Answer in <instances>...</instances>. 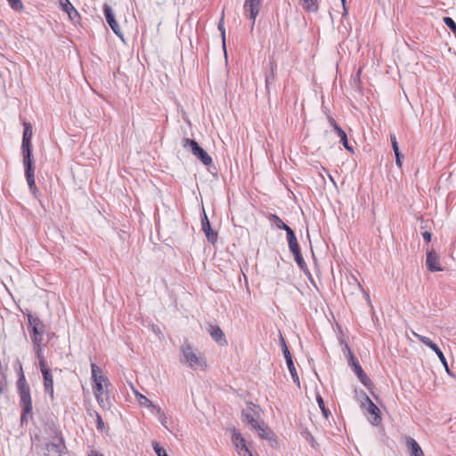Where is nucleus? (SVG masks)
Segmentation results:
<instances>
[{
	"label": "nucleus",
	"instance_id": "nucleus-38",
	"mask_svg": "<svg viewBox=\"0 0 456 456\" xmlns=\"http://www.w3.org/2000/svg\"><path fill=\"white\" fill-rule=\"evenodd\" d=\"M28 322L29 325L32 326V330L34 329V327L45 328V325L37 317L28 316Z\"/></svg>",
	"mask_w": 456,
	"mask_h": 456
},
{
	"label": "nucleus",
	"instance_id": "nucleus-12",
	"mask_svg": "<svg viewBox=\"0 0 456 456\" xmlns=\"http://www.w3.org/2000/svg\"><path fill=\"white\" fill-rule=\"evenodd\" d=\"M262 0H245L244 9L248 12V18L252 20L251 30L254 28L256 18L259 13Z\"/></svg>",
	"mask_w": 456,
	"mask_h": 456
},
{
	"label": "nucleus",
	"instance_id": "nucleus-48",
	"mask_svg": "<svg viewBox=\"0 0 456 456\" xmlns=\"http://www.w3.org/2000/svg\"><path fill=\"white\" fill-rule=\"evenodd\" d=\"M270 79H271V77H266V80H265L266 87H268V86H269V84L271 83V82H270Z\"/></svg>",
	"mask_w": 456,
	"mask_h": 456
},
{
	"label": "nucleus",
	"instance_id": "nucleus-20",
	"mask_svg": "<svg viewBox=\"0 0 456 456\" xmlns=\"http://www.w3.org/2000/svg\"><path fill=\"white\" fill-rule=\"evenodd\" d=\"M44 387L45 393L49 394L51 397H53V380L50 370H44Z\"/></svg>",
	"mask_w": 456,
	"mask_h": 456
},
{
	"label": "nucleus",
	"instance_id": "nucleus-21",
	"mask_svg": "<svg viewBox=\"0 0 456 456\" xmlns=\"http://www.w3.org/2000/svg\"><path fill=\"white\" fill-rule=\"evenodd\" d=\"M287 233V240H288V244H289V250L292 252H295L296 250H300V248H299V245L297 243V237L295 235V232H293L292 229H289L288 232H286Z\"/></svg>",
	"mask_w": 456,
	"mask_h": 456
},
{
	"label": "nucleus",
	"instance_id": "nucleus-24",
	"mask_svg": "<svg viewBox=\"0 0 456 456\" xmlns=\"http://www.w3.org/2000/svg\"><path fill=\"white\" fill-rule=\"evenodd\" d=\"M390 139H391V143H392L393 151H394L395 155V163H396V165L399 167H402V160H401L402 154H401V152L399 151V147H398V143H397V141H396V137H395V135H391Z\"/></svg>",
	"mask_w": 456,
	"mask_h": 456
},
{
	"label": "nucleus",
	"instance_id": "nucleus-41",
	"mask_svg": "<svg viewBox=\"0 0 456 456\" xmlns=\"http://www.w3.org/2000/svg\"><path fill=\"white\" fill-rule=\"evenodd\" d=\"M96 426L97 428L102 430L104 428V422L102 420V416L99 413H96Z\"/></svg>",
	"mask_w": 456,
	"mask_h": 456
},
{
	"label": "nucleus",
	"instance_id": "nucleus-30",
	"mask_svg": "<svg viewBox=\"0 0 456 456\" xmlns=\"http://www.w3.org/2000/svg\"><path fill=\"white\" fill-rule=\"evenodd\" d=\"M292 254L294 255L295 261L297 264V265L299 266V268L301 270H305L306 268V264L301 255V251L296 250L295 252H292Z\"/></svg>",
	"mask_w": 456,
	"mask_h": 456
},
{
	"label": "nucleus",
	"instance_id": "nucleus-32",
	"mask_svg": "<svg viewBox=\"0 0 456 456\" xmlns=\"http://www.w3.org/2000/svg\"><path fill=\"white\" fill-rule=\"evenodd\" d=\"M316 401L318 403V405H319L320 409L322 410V412L323 416L326 419H328L329 414H330V411L325 407L324 401H323L322 397L320 395H318L316 396Z\"/></svg>",
	"mask_w": 456,
	"mask_h": 456
},
{
	"label": "nucleus",
	"instance_id": "nucleus-43",
	"mask_svg": "<svg viewBox=\"0 0 456 456\" xmlns=\"http://www.w3.org/2000/svg\"><path fill=\"white\" fill-rule=\"evenodd\" d=\"M39 364H40V369H41L42 373H44V370H50L47 368V366H46V364H45V360H44V359H40V362H39Z\"/></svg>",
	"mask_w": 456,
	"mask_h": 456
},
{
	"label": "nucleus",
	"instance_id": "nucleus-18",
	"mask_svg": "<svg viewBox=\"0 0 456 456\" xmlns=\"http://www.w3.org/2000/svg\"><path fill=\"white\" fill-rule=\"evenodd\" d=\"M253 430L256 431L258 436L265 440H272L273 436V431L264 421H261L258 425H256Z\"/></svg>",
	"mask_w": 456,
	"mask_h": 456
},
{
	"label": "nucleus",
	"instance_id": "nucleus-36",
	"mask_svg": "<svg viewBox=\"0 0 456 456\" xmlns=\"http://www.w3.org/2000/svg\"><path fill=\"white\" fill-rule=\"evenodd\" d=\"M157 416H158L159 420L160 421L161 425L163 427H165L166 428H167V418L166 414L162 411L161 409H157Z\"/></svg>",
	"mask_w": 456,
	"mask_h": 456
},
{
	"label": "nucleus",
	"instance_id": "nucleus-4",
	"mask_svg": "<svg viewBox=\"0 0 456 456\" xmlns=\"http://www.w3.org/2000/svg\"><path fill=\"white\" fill-rule=\"evenodd\" d=\"M261 414L262 410L258 405L253 403H248L247 407L243 409L241 412L242 421L249 425L251 429H253L262 421Z\"/></svg>",
	"mask_w": 456,
	"mask_h": 456
},
{
	"label": "nucleus",
	"instance_id": "nucleus-2",
	"mask_svg": "<svg viewBox=\"0 0 456 456\" xmlns=\"http://www.w3.org/2000/svg\"><path fill=\"white\" fill-rule=\"evenodd\" d=\"M17 388L20 396V404L22 409L20 420L21 422L28 421V419L32 416V400L30 395V388L25 379L22 366L20 364L19 379L17 380Z\"/></svg>",
	"mask_w": 456,
	"mask_h": 456
},
{
	"label": "nucleus",
	"instance_id": "nucleus-16",
	"mask_svg": "<svg viewBox=\"0 0 456 456\" xmlns=\"http://www.w3.org/2000/svg\"><path fill=\"white\" fill-rule=\"evenodd\" d=\"M405 444L410 451L411 456H425L421 447L412 437L406 436Z\"/></svg>",
	"mask_w": 456,
	"mask_h": 456
},
{
	"label": "nucleus",
	"instance_id": "nucleus-29",
	"mask_svg": "<svg viewBox=\"0 0 456 456\" xmlns=\"http://www.w3.org/2000/svg\"><path fill=\"white\" fill-rule=\"evenodd\" d=\"M286 363H287L288 369L289 370V373H290V375L292 377V379H293L294 383L297 384V386H299V384H300L299 377L297 375V372L296 367L294 365L293 360H290V362H286Z\"/></svg>",
	"mask_w": 456,
	"mask_h": 456
},
{
	"label": "nucleus",
	"instance_id": "nucleus-34",
	"mask_svg": "<svg viewBox=\"0 0 456 456\" xmlns=\"http://www.w3.org/2000/svg\"><path fill=\"white\" fill-rule=\"evenodd\" d=\"M218 29L221 32L223 46H224V50L225 51V28H224V15L222 16V18L218 23Z\"/></svg>",
	"mask_w": 456,
	"mask_h": 456
},
{
	"label": "nucleus",
	"instance_id": "nucleus-8",
	"mask_svg": "<svg viewBox=\"0 0 456 456\" xmlns=\"http://www.w3.org/2000/svg\"><path fill=\"white\" fill-rule=\"evenodd\" d=\"M32 134H33L32 126L29 123H24V130H23L22 143H21L23 159H32V152H31Z\"/></svg>",
	"mask_w": 456,
	"mask_h": 456
},
{
	"label": "nucleus",
	"instance_id": "nucleus-40",
	"mask_svg": "<svg viewBox=\"0 0 456 456\" xmlns=\"http://www.w3.org/2000/svg\"><path fill=\"white\" fill-rule=\"evenodd\" d=\"M7 390V383L4 374L0 375V393L3 394Z\"/></svg>",
	"mask_w": 456,
	"mask_h": 456
},
{
	"label": "nucleus",
	"instance_id": "nucleus-49",
	"mask_svg": "<svg viewBox=\"0 0 456 456\" xmlns=\"http://www.w3.org/2000/svg\"><path fill=\"white\" fill-rule=\"evenodd\" d=\"M328 175H329V179H330V181H331L334 184H336V183H335V180H334V178L332 177V175H331L330 174H328Z\"/></svg>",
	"mask_w": 456,
	"mask_h": 456
},
{
	"label": "nucleus",
	"instance_id": "nucleus-9",
	"mask_svg": "<svg viewBox=\"0 0 456 456\" xmlns=\"http://www.w3.org/2000/svg\"><path fill=\"white\" fill-rule=\"evenodd\" d=\"M28 185L30 192L37 197L38 190L36 185L32 159H23Z\"/></svg>",
	"mask_w": 456,
	"mask_h": 456
},
{
	"label": "nucleus",
	"instance_id": "nucleus-31",
	"mask_svg": "<svg viewBox=\"0 0 456 456\" xmlns=\"http://www.w3.org/2000/svg\"><path fill=\"white\" fill-rule=\"evenodd\" d=\"M436 355L438 356L439 358V361H441V362L443 363L446 372L451 375V376H453V374L451 372L449 367H448V363H447V361H446V358L444 356V354H443V352L441 351V349L438 347V350L437 351H434Z\"/></svg>",
	"mask_w": 456,
	"mask_h": 456
},
{
	"label": "nucleus",
	"instance_id": "nucleus-1",
	"mask_svg": "<svg viewBox=\"0 0 456 456\" xmlns=\"http://www.w3.org/2000/svg\"><path fill=\"white\" fill-rule=\"evenodd\" d=\"M92 379L94 381L93 392L97 403L103 410L110 408L108 387L110 385L107 377L102 375V369L95 363L91 364Z\"/></svg>",
	"mask_w": 456,
	"mask_h": 456
},
{
	"label": "nucleus",
	"instance_id": "nucleus-25",
	"mask_svg": "<svg viewBox=\"0 0 456 456\" xmlns=\"http://www.w3.org/2000/svg\"><path fill=\"white\" fill-rule=\"evenodd\" d=\"M413 336L419 339L422 344L426 345L429 348H431L433 351H437L438 346L436 344H435L429 338L419 335L416 332H413Z\"/></svg>",
	"mask_w": 456,
	"mask_h": 456
},
{
	"label": "nucleus",
	"instance_id": "nucleus-45",
	"mask_svg": "<svg viewBox=\"0 0 456 456\" xmlns=\"http://www.w3.org/2000/svg\"><path fill=\"white\" fill-rule=\"evenodd\" d=\"M149 409H151L153 414L157 415V409H160V407L152 403V406H150Z\"/></svg>",
	"mask_w": 456,
	"mask_h": 456
},
{
	"label": "nucleus",
	"instance_id": "nucleus-50",
	"mask_svg": "<svg viewBox=\"0 0 456 456\" xmlns=\"http://www.w3.org/2000/svg\"><path fill=\"white\" fill-rule=\"evenodd\" d=\"M365 298H366L368 301H370V296H369V294H368L367 292H365Z\"/></svg>",
	"mask_w": 456,
	"mask_h": 456
},
{
	"label": "nucleus",
	"instance_id": "nucleus-37",
	"mask_svg": "<svg viewBox=\"0 0 456 456\" xmlns=\"http://www.w3.org/2000/svg\"><path fill=\"white\" fill-rule=\"evenodd\" d=\"M10 6L15 11H21L23 9V4L21 0H7Z\"/></svg>",
	"mask_w": 456,
	"mask_h": 456
},
{
	"label": "nucleus",
	"instance_id": "nucleus-44",
	"mask_svg": "<svg viewBox=\"0 0 456 456\" xmlns=\"http://www.w3.org/2000/svg\"><path fill=\"white\" fill-rule=\"evenodd\" d=\"M330 125L333 126V128H334V130H335L336 132H337V127H340V126L336 123V121H335L333 118H330Z\"/></svg>",
	"mask_w": 456,
	"mask_h": 456
},
{
	"label": "nucleus",
	"instance_id": "nucleus-14",
	"mask_svg": "<svg viewBox=\"0 0 456 456\" xmlns=\"http://www.w3.org/2000/svg\"><path fill=\"white\" fill-rule=\"evenodd\" d=\"M364 400L368 404L367 411L370 414L373 415V419H371L372 425H378L381 421V418L379 415V409L377 405L374 404V403L369 398V396L363 393Z\"/></svg>",
	"mask_w": 456,
	"mask_h": 456
},
{
	"label": "nucleus",
	"instance_id": "nucleus-46",
	"mask_svg": "<svg viewBox=\"0 0 456 456\" xmlns=\"http://www.w3.org/2000/svg\"><path fill=\"white\" fill-rule=\"evenodd\" d=\"M341 2H342L343 9H344L343 16H345L347 13V10H346V0H341Z\"/></svg>",
	"mask_w": 456,
	"mask_h": 456
},
{
	"label": "nucleus",
	"instance_id": "nucleus-35",
	"mask_svg": "<svg viewBox=\"0 0 456 456\" xmlns=\"http://www.w3.org/2000/svg\"><path fill=\"white\" fill-rule=\"evenodd\" d=\"M444 24L456 35V23L451 17L444 18Z\"/></svg>",
	"mask_w": 456,
	"mask_h": 456
},
{
	"label": "nucleus",
	"instance_id": "nucleus-39",
	"mask_svg": "<svg viewBox=\"0 0 456 456\" xmlns=\"http://www.w3.org/2000/svg\"><path fill=\"white\" fill-rule=\"evenodd\" d=\"M152 447L158 456H168L166 452V450L160 447L157 442L152 444Z\"/></svg>",
	"mask_w": 456,
	"mask_h": 456
},
{
	"label": "nucleus",
	"instance_id": "nucleus-6",
	"mask_svg": "<svg viewBox=\"0 0 456 456\" xmlns=\"http://www.w3.org/2000/svg\"><path fill=\"white\" fill-rule=\"evenodd\" d=\"M65 444L62 437H54L42 448L41 456H61Z\"/></svg>",
	"mask_w": 456,
	"mask_h": 456
},
{
	"label": "nucleus",
	"instance_id": "nucleus-10",
	"mask_svg": "<svg viewBox=\"0 0 456 456\" xmlns=\"http://www.w3.org/2000/svg\"><path fill=\"white\" fill-rule=\"evenodd\" d=\"M103 12H104V16H105L106 21L108 22V24L111 28L112 31L118 37L123 39L122 31H121L120 28H119L118 23L117 22V20L115 19V15H114L112 8L109 4H105L104 6H103Z\"/></svg>",
	"mask_w": 456,
	"mask_h": 456
},
{
	"label": "nucleus",
	"instance_id": "nucleus-28",
	"mask_svg": "<svg viewBox=\"0 0 456 456\" xmlns=\"http://www.w3.org/2000/svg\"><path fill=\"white\" fill-rule=\"evenodd\" d=\"M269 220L273 224H274L279 229H282L286 232H288L289 229H291L289 226L284 224V222L276 215H270Z\"/></svg>",
	"mask_w": 456,
	"mask_h": 456
},
{
	"label": "nucleus",
	"instance_id": "nucleus-33",
	"mask_svg": "<svg viewBox=\"0 0 456 456\" xmlns=\"http://www.w3.org/2000/svg\"><path fill=\"white\" fill-rule=\"evenodd\" d=\"M281 343L282 352H283L286 362H290V360H292V355H291V354L286 345V342L282 337H281Z\"/></svg>",
	"mask_w": 456,
	"mask_h": 456
},
{
	"label": "nucleus",
	"instance_id": "nucleus-19",
	"mask_svg": "<svg viewBox=\"0 0 456 456\" xmlns=\"http://www.w3.org/2000/svg\"><path fill=\"white\" fill-rule=\"evenodd\" d=\"M32 330H33L32 340H33L34 345L37 347V356L40 357V346H41V342L43 340V334L45 332V328L34 327V329Z\"/></svg>",
	"mask_w": 456,
	"mask_h": 456
},
{
	"label": "nucleus",
	"instance_id": "nucleus-42",
	"mask_svg": "<svg viewBox=\"0 0 456 456\" xmlns=\"http://www.w3.org/2000/svg\"><path fill=\"white\" fill-rule=\"evenodd\" d=\"M423 239L427 241V242H430L431 240V238H432V234L431 232H424L423 234Z\"/></svg>",
	"mask_w": 456,
	"mask_h": 456
},
{
	"label": "nucleus",
	"instance_id": "nucleus-7",
	"mask_svg": "<svg viewBox=\"0 0 456 456\" xmlns=\"http://www.w3.org/2000/svg\"><path fill=\"white\" fill-rule=\"evenodd\" d=\"M232 442L240 456H253L240 431L232 429Z\"/></svg>",
	"mask_w": 456,
	"mask_h": 456
},
{
	"label": "nucleus",
	"instance_id": "nucleus-11",
	"mask_svg": "<svg viewBox=\"0 0 456 456\" xmlns=\"http://www.w3.org/2000/svg\"><path fill=\"white\" fill-rule=\"evenodd\" d=\"M348 352H349V355H350V362H351L352 367H353L357 378L360 379V381L362 383V385L364 387H370L372 385L371 380L365 374L362 368L361 367V365L359 364L357 360L354 358V356L351 353L350 349H348Z\"/></svg>",
	"mask_w": 456,
	"mask_h": 456
},
{
	"label": "nucleus",
	"instance_id": "nucleus-17",
	"mask_svg": "<svg viewBox=\"0 0 456 456\" xmlns=\"http://www.w3.org/2000/svg\"><path fill=\"white\" fill-rule=\"evenodd\" d=\"M208 332H209L211 338L218 344H220V345L227 344L226 339L224 338V334L223 330L218 326L209 325Z\"/></svg>",
	"mask_w": 456,
	"mask_h": 456
},
{
	"label": "nucleus",
	"instance_id": "nucleus-15",
	"mask_svg": "<svg viewBox=\"0 0 456 456\" xmlns=\"http://www.w3.org/2000/svg\"><path fill=\"white\" fill-rule=\"evenodd\" d=\"M426 264L428 269L430 272L442 271V268L439 264V257L437 254L433 250L428 252Z\"/></svg>",
	"mask_w": 456,
	"mask_h": 456
},
{
	"label": "nucleus",
	"instance_id": "nucleus-47",
	"mask_svg": "<svg viewBox=\"0 0 456 456\" xmlns=\"http://www.w3.org/2000/svg\"><path fill=\"white\" fill-rule=\"evenodd\" d=\"M89 456H103V455L96 451H92Z\"/></svg>",
	"mask_w": 456,
	"mask_h": 456
},
{
	"label": "nucleus",
	"instance_id": "nucleus-27",
	"mask_svg": "<svg viewBox=\"0 0 456 456\" xmlns=\"http://www.w3.org/2000/svg\"><path fill=\"white\" fill-rule=\"evenodd\" d=\"M132 388H133L134 394L137 399V402L141 406H143L146 408H150V406H152V402L150 399H148L145 395L139 393L134 387H132Z\"/></svg>",
	"mask_w": 456,
	"mask_h": 456
},
{
	"label": "nucleus",
	"instance_id": "nucleus-26",
	"mask_svg": "<svg viewBox=\"0 0 456 456\" xmlns=\"http://www.w3.org/2000/svg\"><path fill=\"white\" fill-rule=\"evenodd\" d=\"M337 134L344 147L350 152H354L353 146L349 145L346 132L341 127H337Z\"/></svg>",
	"mask_w": 456,
	"mask_h": 456
},
{
	"label": "nucleus",
	"instance_id": "nucleus-23",
	"mask_svg": "<svg viewBox=\"0 0 456 456\" xmlns=\"http://www.w3.org/2000/svg\"><path fill=\"white\" fill-rule=\"evenodd\" d=\"M299 3L307 12H315L318 10L317 0H299Z\"/></svg>",
	"mask_w": 456,
	"mask_h": 456
},
{
	"label": "nucleus",
	"instance_id": "nucleus-3",
	"mask_svg": "<svg viewBox=\"0 0 456 456\" xmlns=\"http://www.w3.org/2000/svg\"><path fill=\"white\" fill-rule=\"evenodd\" d=\"M181 353L183 358L181 362L186 364L187 367L193 370H203L207 367L205 358L201 354L194 350L193 347L187 342H184L181 346Z\"/></svg>",
	"mask_w": 456,
	"mask_h": 456
},
{
	"label": "nucleus",
	"instance_id": "nucleus-51",
	"mask_svg": "<svg viewBox=\"0 0 456 456\" xmlns=\"http://www.w3.org/2000/svg\"><path fill=\"white\" fill-rule=\"evenodd\" d=\"M271 71H272V75L271 76L273 77V68L271 69Z\"/></svg>",
	"mask_w": 456,
	"mask_h": 456
},
{
	"label": "nucleus",
	"instance_id": "nucleus-5",
	"mask_svg": "<svg viewBox=\"0 0 456 456\" xmlns=\"http://www.w3.org/2000/svg\"><path fill=\"white\" fill-rule=\"evenodd\" d=\"M183 146L184 148H190L191 153L205 166L212 164V158L196 141L185 138L183 140Z\"/></svg>",
	"mask_w": 456,
	"mask_h": 456
},
{
	"label": "nucleus",
	"instance_id": "nucleus-22",
	"mask_svg": "<svg viewBox=\"0 0 456 456\" xmlns=\"http://www.w3.org/2000/svg\"><path fill=\"white\" fill-rule=\"evenodd\" d=\"M61 4L62 5L63 10L69 14L70 20H74L76 18L79 17L78 12L74 8L69 0L61 1Z\"/></svg>",
	"mask_w": 456,
	"mask_h": 456
},
{
	"label": "nucleus",
	"instance_id": "nucleus-13",
	"mask_svg": "<svg viewBox=\"0 0 456 456\" xmlns=\"http://www.w3.org/2000/svg\"><path fill=\"white\" fill-rule=\"evenodd\" d=\"M201 229H202L203 232L205 233L208 241L211 244H215L216 242L217 237H218L217 232L212 230L211 226H210L209 220L205 212H204V216L201 219Z\"/></svg>",
	"mask_w": 456,
	"mask_h": 456
}]
</instances>
